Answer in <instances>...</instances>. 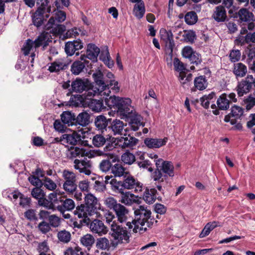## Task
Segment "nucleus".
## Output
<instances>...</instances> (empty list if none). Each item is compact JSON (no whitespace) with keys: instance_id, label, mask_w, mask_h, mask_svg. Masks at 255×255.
<instances>
[{"instance_id":"1","label":"nucleus","mask_w":255,"mask_h":255,"mask_svg":"<svg viewBox=\"0 0 255 255\" xmlns=\"http://www.w3.org/2000/svg\"><path fill=\"white\" fill-rule=\"evenodd\" d=\"M134 213L136 219L131 222L128 221L127 226L129 229L133 228L134 233H142L146 230L147 227H150L152 225L151 223L148 221L150 219L151 212L146 207L141 205L136 208H134Z\"/></svg>"},{"instance_id":"2","label":"nucleus","mask_w":255,"mask_h":255,"mask_svg":"<svg viewBox=\"0 0 255 255\" xmlns=\"http://www.w3.org/2000/svg\"><path fill=\"white\" fill-rule=\"evenodd\" d=\"M48 33H42L34 41L28 39L24 42L21 49L24 55H30L31 57V63H33L36 55V49L40 46L44 48L51 41Z\"/></svg>"},{"instance_id":"3","label":"nucleus","mask_w":255,"mask_h":255,"mask_svg":"<svg viewBox=\"0 0 255 255\" xmlns=\"http://www.w3.org/2000/svg\"><path fill=\"white\" fill-rule=\"evenodd\" d=\"M110 235L113 239L112 245L114 247L119 244H127L130 242V233L126 227H122L116 222H112L111 225Z\"/></svg>"},{"instance_id":"4","label":"nucleus","mask_w":255,"mask_h":255,"mask_svg":"<svg viewBox=\"0 0 255 255\" xmlns=\"http://www.w3.org/2000/svg\"><path fill=\"white\" fill-rule=\"evenodd\" d=\"M131 101L129 98H122L116 110L117 115L122 118H128L133 115L134 108L131 106Z\"/></svg>"},{"instance_id":"5","label":"nucleus","mask_w":255,"mask_h":255,"mask_svg":"<svg viewBox=\"0 0 255 255\" xmlns=\"http://www.w3.org/2000/svg\"><path fill=\"white\" fill-rule=\"evenodd\" d=\"M47 1L44 0V2L41 3V5L38 7L32 16L33 24L36 27H39L42 24L45 19L44 14L46 12L50 13L51 11L50 7H47Z\"/></svg>"},{"instance_id":"6","label":"nucleus","mask_w":255,"mask_h":255,"mask_svg":"<svg viewBox=\"0 0 255 255\" xmlns=\"http://www.w3.org/2000/svg\"><path fill=\"white\" fill-rule=\"evenodd\" d=\"M173 65L175 70L179 72V80L182 84H185L191 80L192 74L188 73L183 63L178 58L174 59Z\"/></svg>"},{"instance_id":"7","label":"nucleus","mask_w":255,"mask_h":255,"mask_svg":"<svg viewBox=\"0 0 255 255\" xmlns=\"http://www.w3.org/2000/svg\"><path fill=\"white\" fill-rule=\"evenodd\" d=\"M125 179L122 183V186L127 189H134L135 192H141L143 184L131 175L125 176Z\"/></svg>"},{"instance_id":"8","label":"nucleus","mask_w":255,"mask_h":255,"mask_svg":"<svg viewBox=\"0 0 255 255\" xmlns=\"http://www.w3.org/2000/svg\"><path fill=\"white\" fill-rule=\"evenodd\" d=\"M84 205L95 214L98 215L97 210L101 209V204L97 198L92 193H88L84 197ZM97 217L102 218L100 214Z\"/></svg>"},{"instance_id":"9","label":"nucleus","mask_w":255,"mask_h":255,"mask_svg":"<svg viewBox=\"0 0 255 255\" xmlns=\"http://www.w3.org/2000/svg\"><path fill=\"white\" fill-rule=\"evenodd\" d=\"M160 35L161 39L165 43L166 52L172 54L174 46L172 32L170 30L167 31L165 29L162 28L160 30Z\"/></svg>"},{"instance_id":"10","label":"nucleus","mask_w":255,"mask_h":255,"mask_svg":"<svg viewBox=\"0 0 255 255\" xmlns=\"http://www.w3.org/2000/svg\"><path fill=\"white\" fill-rule=\"evenodd\" d=\"M92 152L93 156H102L107 157L108 159L103 160L101 162L99 167L101 170H102L103 172H106L109 171L112 166V164L109 159H112L113 156V154L109 153H105L104 152L100 150H94L92 151Z\"/></svg>"},{"instance_id":"11","label":"nucleus","mask_w":255,"mask_h":255,"mask_svg":"<svg viewBox=\"0 0 255 255\" xmlns=\"http://www.w3.org/2000/svg\"><path fill=\"white\" fill-rule=\"evenodd\" d=\"M58 23L56 22L53 17H51L45 26V29L50 30V32L54 35L62 34L65 31V26Z\"/></svg>"},{"instance_id":"12","label":"nucleus","mask_w":255,"mask_h":255,"mask_svg":"<svg viewBox=\"0 0 255 255\" xmlns=\"http://www.w3.org/2000/svg\"><path fill=\"white\" fill-rule=\"evenodd\" d=\"M155 165L157 168L161 167V170L169 177L174 176V167L171 162L163 161L162 159H158L155 161Z\"/></svg>"},{"instance_id":"13","label":"nucleus","mask_w":255,"mask_h":255,"mask_svg":"<svg viewBox=\"0 0 255 255\" xmlns=\"http://www.w3.org/2000/svg\"><path fill=\"white\" fill-rule=\"evenodd\" d=\"M182 54L184 57L188 58L189 61L194 64L198 65L200 63L201 59L200 56L194 51L190 46H185L182 51Z\"/></svg>"},{"instance_id":"14","label":"nucleus","mask_w":255,"mask_h":255,"mask_svg":"<svg viewBox=\"0 0 255 255\" xmlns=\"http://www.w3.org/2000/svg\"><path fill=\"white\" fill-rule=\"evenodd\" d=\"M74 214L78 218L82 219L84 221L89 220V217L95 214L84 204L78 206L74 211Z\"/></svg>"},{"instance_id":"15","label":"nucleus","mask_w":255,"mask_h":255,"mask_svg":"<svg viewBox=\"0 0 255 255\" xmlns=\"http://www.w3.org/2000/svg\"><path fill=\"white\" fill-rule=\"evenodd\" d=\"M91 85V82L86 79L77 78L71 83V88L73 92L82 93Z\"/></svg>"},{"instance_id":"16","label":"nucleus","mask_w":255,"mask_h":255,"mask_svg":"<svg viewBox=\"0 0 255 255\" xmlns=\"http://www.w3.org/2000/svg\"><path fill=\"white\" fill-rule=\"evenodd\" d=\"M74 168L80 172L89 175L91 173V163L88 160L75 159L74 162Z\"/></svg>"},{"instance_id":"17","label":"nucleus","mask_w":255,"mask_h":255,"mask_svg":"<svg viewBox=\"0 0 255 255\" xmlns=\"http://www.w3.org/2000/svg\"><path fill=\"white\" fill-rule=\"evenodd\" d=\"M119 192L121 193L120 202L127 205H131V204L138 202V197L130 192H124L121 189Z\"/></svg>"},{"instance_id":"18","label":"nucleus","mask_w":255,"mask_h":255,"mask_svg":"<svg viewBox=\"0 0 255 255\" xmlns=\"http://www.w3.org/2000/svg\"><path fill=\"white\" fill-rule=\"evenodd\" d=\"M82 132L74 131L72 134H64L60 138L61 141L71 145H76L78 141L81 140Z\"/></svg>"},{"instance_id":"19","label":"nucleus","mask_w":255,"mask_h":255,"mask_svg":"<svg viewBox=\"0 0 255 255\" xmlns=\"http://www.w3.org/2000/svg\"><path fill=\"white\" fill-rule=\"evenodd\" d=\"M83 47V43L79 40L68 41L65 45V51L69 56L73 55L76 51L81 49Z\"/></svg>"},{"instance_id":"20","label":"nucleus","mask_w":255,"mask_h":255,"mask_svg":"<svg viewBox=\"0 0 255 255\" xmlns=\"http://www.w3.org/2000/svg\"><path fill=\"white\" fill-rule=\"evenodd\" d=\"M91 231L99 236L105 235L108 232L107 228L104 225L102 221L99 220H94L90 224Z\"/></svg>"},{"instance_id":"21","label":"nucleus","mask_w":255,"mask_h":255,"mask_svg":"<svg viewBox=\"0 0 255 255\" xmlns=\"http://www.w3.org/2000/svg\"><path fill=\"white\" fill-rule=\"evenodd\" d=\"M68 64V63L65 59H58L49 64L48 70L51 73H57L65 69Z\"/></svg>"},{"instance_id":"22","label":"nucleus","mask_w":255,"mask_h":255,"mask_svg":"<svg viewBox=\"0 0 255 255\" xmlns=\"http://www.w3.org/2000/svg\"><path fill=\"white\" fill-rule=\"evenodd\" d=\"M93 77L94 78L95 82L99 86V88L102 91H105L103 92L104 94L106 95V96L108 97L111 93L110 90H106V83L105 81L103 80V74L102 72L99 70L93 74Z\"/></svg>"},{"instance_id":"23","label":"nucleus","mask_w":255,"mask_h":255,"mask_svg":"<svg viewBox=\"0 0 255 255\" xmlns=\"http://www.w3.org/2000/svg\"><path fill=\"white\" fill-rule=\"evenodd\" d=\"M113 210L116 213L118 220L120 223L127 222L128 219L129 213L126 207L120 203Z\"/></svg>"},{"instance_id":"24","label":"nucleus","mask_w":255,"mask_h":255,"mask_svg":"<svg viewBox=\"0 0 255 255\" xmlns=\"http://www.w3.org/2000/svg\"><path fill=\"white\" fill-rule=\"evenodd\" d=\"M167 140V137H164L163 139L146 138L144 139V143L148 148H157L164 145Z\"/></svg>"},{"instance_id":"25","label":"nucleus","mask_w":255,"mask_h":255,"mask_svg":"<svg viewBox=\"0 0 255 255\" xmlns=\"http://www.w3.org/2000/svg\"><path fill=\"white\" fill-rule=\"evenodd\" d=\"M125 125L123 121L118 119H115L111 123L109 128H110L114 135L122 134L124 129Z\"/></svg>"},{"instance_id":"26","label":"nucleus","mask_w":255,"mask_h":255,"mask_svg":"<svg viewBox=\"0 0 255 255\" xmlns=\"http://www.w3.org/2000/svg\"><path fill=\"white\" fill-rule=\"evenodd\" d=\"M86 150L83 148L72 146L66 151V155L69 158L80 157L86 155Z\"/></svg>"},{"instance_id":"27","label":"nucleus","mask_w":255,"mask_h":255,"mask_svg":"<svg viewBox=\"0 0 255 255\" xmlns=\"http://www.w3.org/2000/svg\"><path fill=\"white\" fill-rule=\"evenodd\" d=\"M137 141L136 138L129 135L127 137H121L119 140V146L123 148H130L135 145Z\"/></svg>"},{"instance_id":"28","label":"nucleus","mask_w":255,"mask_h":255,"mask_svg":"<svg viewBox=\"0 0 255 255\" xmlns=\"http://www.w3.org/2000/svg\"><path fill=\"white\" fill-rule=\"evenodd\" d=\"M84 94V96L86 99L89 100V101L92 100V98L96 95H100L101 96H106L105 94H103L105 91L101 90L99 88L96 87L92 86L91 84L89 88L86 90Z\"/></svg>"},{"instance_id":"29","label":"nucleus","mask_w":255,"mask_h":255,"mask_svg":"<svg viewBox=\"0 0 255 255\" xmlns=\"http://www.w3.org/2000/svg\"><path fill=\"white\" fill-rule=\"evenodd\" d=\"M61 203L62 204L57 207V210L60 212L72 211L75 207L74 201L70 198H67L64 200L62 199Z\"/></svg>"},{"instance_id":"30","label":"nucleus","mask_w":255,"mask_h":255,"mask_svg":"<svg viewBox=\"0 0 255 255\" xmlns=\"http://www.w3.org/2000/svg\"><path fill=\"white\" fill-rule=\"evenodd\" d=\"M212 16L216 21H224L227 17L226 12L224 7L222 6H217Z\"/></svg>"},{"instance_id":"31","label":"nucleus","mask_w":255,"mask_h":255,"mask_svg":"<svg viewBox=\"0 0 255 255\" xmlns=\"http://www.w3.org/2000/svg\"><path fill=\"white\" fill-rule=\"evenodd\" d=\"M63 194H64V192L57 190L48 195V198L50 200V202L53 204V207L54 209L55 205L62 202V197L61 196Z\"/></svg>"},{"instance_id":"32","label":"nucleus","mask_w":255,"mask_h":255,"mask_svg":"<svg viewBox=\"0 0 255 255\" xmlns=\"http://www.w3.org/2000/svg\"><path fill=\"white\" fill-rule=\"evenodd\" d=\"M238 16L240 20L242 21H255L254 14L247 8H243L240 9L238 11Z\"/></svg>"},{"instance_id":"33","label":"nucleus","mask_w":255,"mask_h":255,"mask_svg":"<svg viewBox=\"0 0 255 255\" xmlns=\"http://www.w3.org/2000/svg\"><path fill=\"white\" fill-rule=\"evenodd\" d=\"M87 57L88 59L95 61L100 53V49L95 44H89L87 49Z\"/></svg>"},{"instance_id":"34","label":"nucleus","mask_w":255,"mask_h":255,"mask_svg":"<svg viewBox=\"0 0 255 255\" xmlns=\"http://www.w3.org/2000/svg\"><path fill=\"white\" fill-rule=\"evenodd\" d=\"M156 190L154 188H146L143 196L144 200L149 204H152L156 199Z\"/></svg>"},{"instance_id":"35","label":"nucleus","mask_w":255,"mask_h":255,"mask_svg":"<svg viewBox=\"0 0 255 255\" xmlns=\"http://www.w3.org/2000/svg\"><path fill=\"white\" fill-rule=\"evenodd\" d=\"M233 73L237 77H243L247 73V66L242 63L234 64Z\"/></svg>"},{"instance_id":"36","label":"nucleus","mask_w":255,"mask_h":255,"mask_svg":"<svg viewBox=\"0 0 255 255\" xmlns=\"http://www.w3.org/2000/svg\"><path fill=\"white\" fill-rule=\"evenodd\" d=\"M217 104L219 109L226 110L229 108L230 101L227 99L226 94H222L217 101Z\"/></svg>"},{"instance_id":"37","label":"nucleus","mask_w":255,"mask_h":255,"mask_svg":"<svg viewBox=\"0 0 255 255\" xmlns=\"http://www.w3.org/2000/svg\"><path fill=\"white\" fill-rule=\"evenodd\" d=\"M145 11L144 3L143 2H140L136 3L133 9V14L138 19L141 18Z\"/></svg>"},{"instance_id":"38","label":"nucleus","mask_w":255,"mask_h":255,"mask_svg":"<svg viewBox=\"0 0 255 255\" xmlns=\"http://www.w3.org/2000/svg\"><path fill=\"white\" fill-rule=\"evenodd\" d=\"M100 59L103 61L109 68H111L113 66L114 62L111 58L107 47L106 48L105 50L101 52Z\"/></svg>"},{"instance_id":"39","label":"nucleus","mask_w":255,"mask_h":255,"mask_svg":"<svg viewBox=\"0 0 255 255\" xmlns=\"http://www.w3.org/2000/svg\"><path fill=\"white\" fill-rule=\"evenodd\" d=\"M219 226V222L216 221L207 223L200 234V238H202L208 236L211 231Z\"/></svg>"},{"instance_id":"40","label":"nucleus","mask_w":255,"mask_h":255,"mask_svg":"<svg viewBox=\"0 0 255 255\" xmlns=\"http://www.w3.org/2000/svg\"><path fill=\"white\" fill-rule=\"evenodd\" d=\"M90 115L87 112H83L78 115L76 121L80 125L86 126L90 122Z\"/></svg>"},{"instance_id":"41","label":"nucleus","mask_w":255,"mask_h":255,"mask_svg":"<svg viewBox=\"0 0 255 255\" xmlns=\"http://www.w3.org/2000/svg\"><path fill=\"white\" fill-rule=\"evenodd\" d=\"M96 247L102 250H109L110 248V244L109 240L105 237L98 239L96 243Z\"/></svg>"},{"instance_id":"42","label":"nucleus","mask_w":255,"mask_h":255,"mask_svg":"<svg viewBox=\"0 0 255 255\" xmlns=\"http://www.w3.org/2000/svg\"><path fill=\"white\" fill-rule=\"evenodd\" d=\"M88 106L92 111L99 112L103 108V101L101 100L92 99L88 102Z\"/></svg>"},{"instance_id":"43","label":"nucleus","mask_w":255,"mask_h":255,"mask_svg":"<svg viewBox=\"0 0 255 255\" xmlns=\"http://www.w3.org/2000/svg\"><path fill=\"white\" fill-rule=\"evenodd\" d=\"M252 87L250 85L244 82L243 80L239 83L237 87V90L239 96H243L245 94L248 93Z\"/></svg>"},{"instance_id":"44","label":"nucleus","mask_w":255,"mask_h":255,"mask_svg":"<svg viewBox=\"0 0 255 255\" xmlns=\"http://www.w3.org/2000/svg\"><path fill=\"white\" fill-rule=\"evenodd\" d=\"M122 98L116 96H111L109 98L105 99L106 104L110 108L114 109L115 111L117 110L120 101Z\"/></svg>"},{"instance_id":"45","label":"nucleus","mask_w":255,"mask_h":255,"mask_svg":"<svg viewBox=\"0 0 255 255\" xmlns=\"http://www.w3.org/2000/svg\"><path fill=\"white\" fill-rule=\"evenodd\" d=\"M207 85V80L203 76L197 77L194 80L195 87L199 90H203L206 89Z\"/></svg>"},{"instance_id":"46","label":"nucleus","mask_w":255,"mask_h":255,"mask_svg":"<svg viewBox=\"0 0 255 255\" xmlns=\"http://www.w3.org/2000/svg\"><path fill=\"white\" fill-rule=\"evenodd\" d=\"M75 116L69 111L64 112L61 115V119L62 122L68 126L72 125L73 121H74Z\"/></svg>"},{"instance_id":"47","label":"nucleus","mask_w":255,"mask_h":255,"mask_svg":"<svg viewBox=\"0 0 255 255\" xmlns=\"http://www.w3.org/2000/svg\"><path fill=\"white\" fill-rule=\"evenodd\" d=\"M112 172L117 177L127 175L128 172L125 171V168L120 164H115L112 167Z\"/></svg>"},{"instance_id":"48","label":"nucleus","mask_w":255,"mask_h":255,"mask_svg":"<svg viewBox=\"0 0 255 255\" xmlns=\"http://www.w3.org/2000/svg\"><path fill=\"white\" fill-rule=\"evenodd\" d=\"M85 68L84 63L81 61H75L71 66V71L75 75L79 74Z\"/></svg>"},{"instance_id":"49","label":"nucleus","mask_w":255,"mask_h":255,"mask_svg":"<svg viewBox=\"0 0 255 255\" xmlns=\"http://www.w3.org/2000/svg\"><path fill=\"white\" fill-rule=\"evenodd\" d=\"M121 160L124 163L131 165L135 161V157L129 151H126L122 155Z\"/></svg>"},{"instance_id":"50","label":"nucleus","mask_w":255,"mask_h":255,"mask_svg":"<svg viewBox=\"0 0 255 255\" xmlns=\"http://www.w3.org/2000/svg\"><path fill=\"white\" fill-rule=\"evenodd\" d=\"M80 241L84 246L89 249L94 243L95 239L92 235L86 234L81 238Z\"/></svg>"},{"instance_id":"51","label":"nucleus","mask_w":255,"mask_h":255,"mask_svg":"<svg viewBox=\"0 0 255 255\" xmlns=\"http://www.w3.org/2000/svg\"><path fill=\"white\" fill-rule=\"evenodd\" d=\"M185 21L188 25H193L196 23L198 20V16L195 11H189L185 15Z\"/></svg>"},{"instance_id":"52","label":"nucleus","mask_w":255,"mask_h":255,"mask_svg":"<svg viewBox=\"0 0 255 255\" xmlns=\"http://www.w3.org/2000/svg\"><path fill=\"white\" fill-rule=\"evenodd\" d=\"M244 113V109L238 106L234 105L232 107L231 113L229 115L231 118H234V119H238L243 116Z\"/></svg>"},{"instance_id":"53","label":"nucleus","mask_w":255,"mask_h":255,"mask_svg":"<svg viewBox=\"0 0 255 255\" xmlns=\"http://www.w3.org/2000/svg\"><path fill=\"white\" fill-rule=\"evenodd\" d=\"M95 124L99 129H104L107 126V119L104 116H99L95 119Z\"/></svg>"},{"instance_id":"54","label":"nucleus","mask_w":255,"mask_h":255,"mask_svg":"<svg viewBox=\"0 0 255 255\" xmlns=\"http://www.w3.org/2000/svg\"><path fill=\"white\" fill-rule=\"evenodd\" d=\"M63 188L68 193H73L77 189L76 181L64 182Z\"/></svg>"},{"instance_id":"55","label":"nucleus","mask_w":255,"mask_h":255,"mask_svg":"<svg viewBox=\"0 0 255 255\" xmlns=\"http://www.w3.org/2000/svg\"><path fill=\"white\" fill-rule=\"evenodd\" d=\"M53 12V14L51 17H53L54 18V19L56 20V22L61 23L65 20L66 13L65 12L58 9H55Z\"/></svg>"},{"instance_id":"56","label":"nucleus","mask_w":255,"mask_h":255,"mask_svg":"<svg viewBox=\"0 0 255 255\" xmlns=\"http://www.w3.org/2000/svg\"><path fill=\"white\" fill-rule=\"evenodd\" d=\"M214 96L215 93L213 92L211 93L208 95L203 96L200 100L202 106L206 109L208 108L210 105V101L214 98Z\"/></svg>"},{"instance_id":"57","label":"nucleus","mask_w":255,"mask_h":255,"mask_svg":"<svg viewBox=\"0 0 255 255\" xmlns=\"http://www.w3.org/2000/svg\"><path fill=\"white\" fill-rule=\"evenodd\" d=\"M80 34L84 35L85 32L81 29L75 27L68 30L66 32L65 36L66 38H72L79 35Z\"/></svg>"},{"instance_id":"58","label":"nucleus","mask_w":255,"mask_h":255,"mask_svg":"<svg viewBox=\"0 0 255 255\" xmlns=\"http://www.w3.org/2000/svg\"><path fill=\"white\" fill-rule=\"evenodd\" d=\"M2 195L5 197H7L11 199L12 197L14 200H16L18 198H21L22 194L18 191H14L12 192H10L9 190H6L3 192Z\"/></svg>"},{"instance_id":"59","label":"nucleus","mask_w":255,"mask_h":255,"mask_svg":"<svg viewBox=\"0 0 255 255\" xmlns=\"http://www.w3.org/2000/svg\"><path fill=\"white\" fill-rule=\"evenodd\" d=\"M93 143L97 147L103 146L106 142V138L101 134H96L93 138Z\"/></svg>"},{"instance_id":"60","label":"nucleus","mask_w":255,"mask_h":255,"mask_svg":"<svg viewBox=\"0 0 255 255\" xmlns=\"http://www.w3.org/2000/svg\"><path fill=\"white\" fill-rule=\"evenodd\" d=\"M58 239L63 243H68L71 239L70 233L65 230L61 231L58 234Z\"/></svg>"},{"instance_id":"61","label":"nucleus","mask_w":255,"mask_h":255,"mask_svg":"<svg viewBox=\"0 0 255 255\" xmlns=\"http://www.w3.org/2000/svg\"><path fill=\"white\" fill-rule=\"evenodd\" d=\"M224 121L226 122H230L232 125H234L233 128L235 129L241 130L242 129V124L240 123H237L236 119L231 118L230 115L226 116Z\"/></svg>"},{"instance_id":"62","label":"nucleus","mask_w":255,"mask_h":255,"mask_svg":"<svg viewBox=\"0 0 255 255\" xmlns=\"http://www.w3.org/2000/svg\"><path fill=\"white\" fill-rule=\"evenodd\" d=\"M104 204L108 208L114 210L119 203L117 202V200L114 198L109 197L105 198L104 200Z\"/></svg>"},{"instance_id":"63","label":"nucleus","mask_w":255,"mask_h":255,"mask_svg":"<svg viewBox=\"0 0 255 255\" xmlns=\"http://www.w3.org/2000/svg\"><path fill=\"white\" fill-rule=\"evenodd\" d=\"M64 255H86V254L82 251L80 248L77 247L67 249L65 252Z\"/></svg>"},{"instance_id":"64","label":"nucleus","mask_w":255,"mask_h":255,"mask_svg":"<svg viewBox=\"0 0 255 255\" xmlns=\"http://www.w3.org/2000/svg\"><path fill=\"white\" fill-rule=\"evenodd\" d=\"M31 195L33 197L38 199V200H39L43 197H45V193L44 191L41 188L38 187H35L32 189L31 191Z\"/></svg>"}]
</instances>
